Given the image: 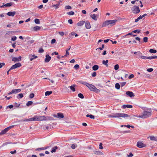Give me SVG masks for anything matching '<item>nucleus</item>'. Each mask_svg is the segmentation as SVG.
Instances as JSON below:
<instances>
[{"label":"nucleus","instance_id":"32","mask_svg":"<svg viewBox=\"0 0 157 157\" xmlns=\"http://www.w3.org/2000/svg\"><path fill=\"white\" fill-rule=\"evenodd\" d=\"M52 93V92L51 91H47L45 93V95L46 96L49 95Z\"/></svg>","mask_w":157,"mask_h":157},{"label":"nucleus","instance_id":"37","mask_svg":"<svg viewBox=\"0 0 157 157\" xmlns=\"http://www.w3.org/2000/svg\"><path fill=\"white\" fill-rule=\"evenodd\" d=\"M34 22L36 24H39L40 23L39 20L37 18H36L35 19Z\"/></svg>","mask_w":157,"mask_h":157},{"label":"nucleus","instance_id":"49","mask_svg":"<svg viewBox=\"0 0 157 157\" xmlns=\"http://www.w3.org/2000/svg\"><path fill=\"white\" fill-rule=\"evenodd\" d=\"M140 53H137V57L138 58H139L140 57H141V56H142V54L140 52Z\"/></svg>","mask_w":157,"mask_h":157},{"label":"nucleus","instance_id":"16","mask_svg":"<svg viewBox=\"0 0 157 157\" xmlns=\"http://www.w3.org/2000/svg\"><path fill=\"white\" fill-rule=\"evenodd\" d=\"M109 25V20H107L104 21L102 24V27H104Z\"/></svg>","mask_w":157,"mask_h":157},{"label":"nucleus","instance_id":"40","mask_svg":"<svg viewBox=\"0 0 157 157\" xmlns=\"http://www.w3.org/2000/svg\"><path fill=\"white\" fill-rule=\"evenodd\" d=\"M8 131L6 129V128H5L1 132V134L3 135L5 134L6 132H7Z\"/></svg>","mask_w":157,"mask_h":157},{"label":"nucleus","instance_id":"29","mask_svg":"<svg viewBox=\"0 0 157 157\" xmlns=\"http://www.w3.org/2000/svg\"><path fill=\"white\" fill-rule=\"evenodd\" d=\"M115 87L117 89H119L120 87V85L119 83H117L115 84Z\"/></svg>","mask_w":157,"mask_h":157},{"label":"nucleus","instance_id":"2","mask_svg":"<svg viewBox=\"0 0 157 157\" xmlns=\"http://www.w3.org/2000/svg\"><path fill=\"white\" fill-rule=\"evenodd\" d=\"M108 117H109L119 118L120 117H129L130 116L125 113H118L114 114L113 115H108Z\"/></svg>","mask_w":157,"mask_h":157},{"label":"nucleus","instance_id":"57","mask_svg":"<svg viewBox=\"0 0 157 157\" xmlns=\"http://www.w3.org/2000/svg\"><path fill=\"white\" fill-rule=\"evenodd\" d=\"M17 37L16 36H14L12 38L11 40L13 41H14L16 40Z\"/></svg>","mask_w":157,"mask_h":157},{"label":"nucleus","instance_id":"51","mask_svg":"<svg viewBox=\"0 0 157 157\" xmlns=\"http://www.w3.org/2000/svg\"><path fill=\"white\" fill-rule=\"evenodd\" d=\"M123 126L126 127L128 128H130V127H131V125H129V124H128L127 125H122L121 126V127H122Z\"/></svg>","mask_w":157,"mask_h":157},{"label":"nucleus","instance_id":"13","mask_svg":"<svg viewBox=\"0 0 157 157\" xmlns=\"http://www.w3.org/2000/svg\"><path fill=\"white\" fill-rule=\"evenodd\" d=\"M109 24L111 26H112L114 25L116 23L117 21V20H109Z\"/></svg>","mask_w":157,"mask_h":157},{"label":"nucleus","instance_id":"7","mask_svg":"<svg viewBox=\"0 0 157 157\" xmlns=\"http://www.w3.org/2000/svg\"><path fill=\"white\" fill-rule=\"evenodd\" d=\"M21 91V89H13L11 91L8 93V94L10 95L12 94H17L20 92Z\"/></svg>","mask_w":157,"mask_h":157},{"label":"nucleus","instance_id":"53","mask_svg":"<svg viewBox=\"0 0 157 157\" xmlns=\"http://www.w3.org/2000/svg\"><path fill=\"white\" fill-rule=\"evenodd\" d=\"M44 51V50L42 48H40L38 52L39 53H43Z\"/></svg>","mask_w":157,"mask_h":157},{"label":"nucleus","instance_id":"59","mask_svg":"<svg viewBox=\"0 0 157 157\" xmlns=\"http://www.w3.org/2000/svg\"><path fill=\"white\" fill-rule=\"evenodd\" d=\"M76 147L75 144H72V145L71 146V147L72 149H74Z\"/></svg>","mask_w":157,"mask_h":157},{"label":"nucleus","instance_id":"60","mask_svg":"<svg viewBox=\"0 0 157 157\" xmlns=\"http://www.w3.org/2000/svg\"><path fill=\"white\" fill-rule=\"evenodd\" d=\"M153 69L152 68H149L147 69V71L149 72H151L153 71Z\"/></svg>","mask_w":157,"mask_h":157},{"label":"nucleus","instance_id":"20","mask_svg":"<svg viewBox=\"0 0 157 157\" xmlns=\"http://www.w3.org/2000/svg\"><path fill=\"white\" fill-rule=\"evenodd\" d=\"M85 21H79L77 24V25L78 26L82 25L85 23Z\"/></svg>","mask_w":157,"mask_h":157},{"label":"nucleus","instance_id":"27","mask_svg":"<svg viewBox=\"0 0 157 157\" xmlns=\"http://www.w3.org/2000/svg\"><path fill=\"white\" fill-rule=\"evenodd\" d=\"M58 148V147L57 146H55L53 147L52 148V150L51 151V152L52 153L55 152L56 151V150Z\"/></svg>","mask_w":157,"mask_h":157},{"label":"nucleus","instance_id":"62","mask_svg":"<svg viewBox=\"0 0 157 157\" xmlns=\"http://www.w3.org/2000/svg\"><path fill=\"white\" fill-rule=\"evenodd\" d=\"M68 22L71 24L73 23V21L72 19H69L68 21Z\"/></svg>","mask_w":157,"mask_h":157},{"label":"nucleus","instance_id":"3","mask_svg":"<svg viewBox=\"0 0 157 157\" xmlns=\"http://www.w3.org/2000/svg\"><path fill=\"white\" fill-rule=\"evenodd\" d=\"M87 86L88 87L91 91H94L96 93H98L100 92V90L99 89L96 88L94 85L92 84L88 83Z\"/></svg>","mask_w":157,"mask_h":157},{"label":"nucleus","instance_id":"61","mask_svg":"<svg viewBox=\"0 0 157 157\" xmlns=\"http://www.w3.org/2000/svg\"><path fill=\"white\" fill-rule=\"evenodd\" d=\"M5 63H0V68H1L3 66H4Z\"/></svg>","mask_w":157,"mask_h":157},{"label":"nucleus","instance_id":"28","mask_svg":"<svg viewBox=\"0 0 157 157\" xmlns=\"http://www.w3.org/2000/svg\"><path fill=\"white\" fill-rule=\"evenodd\" d=\"M33 29L34 31H37L39 30L40 29V27L38 26H36L34 27L33 28Z\"/></svg>","mask_w":157,"mask_h":157},{"label":"nucleus","instance_id":"43","mask_svg":"<svg viewBox=\"0 0 157 157\" xmlns=\"http://www.w3.org/2000/svg\"><path fill=\"white\" fill-rule=\"evenodd\" d=\"M78 96L80 98H84V97L83 95L81 94V93H79L78 94Z\"/></svg>","mask_w":157,"mask_h":157},{"label":"nucleus","instance_id":"31","mask_svg":"<svg viewBox=\"0 0 157 157\" xmlns=\"http://www.w3.org/2000/svg\"><path fill=\"white\" fill-rule=\"evenodd\" d=\"M75 85H73V86H71L69 87L71 90H72L73 92H74L75 91Z\"/></svg>","mask_w":157,"mask_h":157},{"label":"nucleus","instance_id":"1","mask_svg":"<svg viewBox=\"0 0 157 157\" xmlns=\"http://www.w3.org/2000/svg\"><path fill=\"white\" fill-rule=\"evenodd\" d=\"M141 108L144 111L141 115L135 116L133 115V116L141 118L143 119L147 118L151 116V110L150 109L144 107H142Z\"/></svg>","mask_w":157,"mask_h":157},{"label":"nucleus","instance_id":"18","mask_svg":"<svg viewBox=\"0 0 157 157\" xmlns=\"http://www.w3.org/2000/svg\"><path fill=\"white\" fill-rule=\"evenodd\" d=\"M85 26L86 28L87 29H90L91 28L90 23L88 21H86L85 22Z\"/></svg>","mask_w":157,"mask_h":157},{"label":"nucleus","instance_id":"38","mask_svg":"<svg viewBox=\"0 0 157 157\" xmlns=\"http://www.w3.org/2000/svg\"><path fill=\"white\" fill-rule=\"evenodd\" d=\"M149 59H157V56H149Z\"/></svg>","mask_w":157,"mask_h":157},{"label":"nucleus","instance_id":"47","mask_svg":"<svg viewBox=\"0 0 157 157\" xmlns=\"http://www.w3.org/2000/svg\"><path fill=\"white\" fill-rule=\"evenodd\" d=\"M9 143H10L8 142H6L5 143H4L1 146V147H4V146H5V145H7L8 144H9Z\"/></svg>","mask_w":157,"mask_h":157},{"label":"nucleus","instance_id":"39","mask_svg":"<svg viewBox=\"0 0 157 157\" xmlns=\"http://www.w3.org/2000/svg\"><path fill=\"white\" fill-rule=\"evenodd\" d=\"M44 100H41L40 101L36 102L35 103V104H44Z\"/></svg>","mask_w":157,"mask_h":157},{"label":"nucleus","instance_id":"24","mask_svg":"<svg viewBox=\"0 0 157 157\" xmlns=\"http://www.w3.org/2000/svg\"><path fill=\"white\" fill-rule=\"evenodd\" d=\"M48 147H41L36 148L35 149V151H38L39 150H42L46 149L47 148H48Z\"/></svg>","mask_w":157,"mask_h":157},{"label":"nucleus","instance_id":"23","mask_svg":"<svg viewBox=\"0 0 157 157\" xmlns=\"http://www.w3.org/2000/svg\"><path fill=\"white\" fill-rule=\"evenodd\" d=\"M90 17L94 20H97V15L95 14H91L90 15Z\"/></svg>","mask_w":157,"mask_h":157},{"label":"nucleus","instance_id":"9","mask_svg":"<svg viewBox=\"0 0 157 157\" xmlns=\"http://www.w3.org/2000/svg\"><path fill=\"white\" fill-rule=\"evenodd\" d=\"M21 57L19 56L18 57H13L12 59V61H14V62H16L21 61Z\"/></svg>","mask_w":157,"mask_h":157},{"label":"nucleus","instance_id":"12","mask_svg":"<svg viewBox=\"0 0 157 157\" xmlns=\"http://www.w3.org/2000/svg\"><path fill=\"white\" fill-rule=\"evenodd\" d=\"M29 57L30 59V61H33V59L37 58L38 57L36 56H35L34 55H29Z\"/></svg>","mask_w":157,"mask_h":157},{"label":"nucleus","instance_id":"5","mask_svg":"<svg viewBox=\"0 0 157 157\" xmlns=\"http://www.w3.org/2000/svg\"><path fill=\"white\" fill-rule=\"evenodd\" d=\"M132 10L133 13L135 14L139 13L140 12L139 7L136 6L133 7Z\"/></svg>","mask_w":157,"mask_h":157},{"label":"nucleus","instance_id":"64","mask_svg":"<svg viewBox=\"0 0 157 157\" xmlns=\"http://www.w3.org/2000/svg\"><path fill=\"white\" fill-rule=\"evenodd\" d=\"M133 155V154L131 153L130 152L129 155H127L128 157H132Z\"/></svg>","mask_w":157,"mask_h":157},{"label":"nucleus","instance_id":"22","mask_svg":"<svg viewBox=\"0 0 157 157\" xmlns=\"http://www.w3.org/2000/svg\"><path fill=\"white\" fill-rule=\"evenodd\" d=\"M150 139L151 140H154L157 141V137H155L154 136H150Z\"/></svg>","mask_w":157,"mask_h":157},{"label":"nucleus","instance_id":"4","mask_svg":"<svg viewBox=\"0 0 157 157\" xmlns=\"http://www.w3.org/2000/svg\"><path fill=\"white\" fill-rule=\"evenodd\" d=\"M33 121H37V116H36L30 118L29 119H23L20 121H21L26 122Z\"/></svg>","mask_w":157,"mask_h":157},{"label":"nucleus","instance_id":"8","mask_svg":"<svg viewBox=\"0 0 157 157\" xmlns=\"http://www.w3.org/2000/svg\"><path fill=\"white\" fill-rule=\"evenodd\" d=\"M136 145L139 148H142L146 146V145L141 142H138Z\"/></svg>","mask_w":157,"mask_h":157},{"label":"nucleus","instance_id":"52","mask_svg":"<svg viewBox=\"0 0 157 157\" xmlns=\"http://www.w3.org/2000/svg\"><path fill=\"white\" fill-rule=\"evenodd\" d=\"M97 75V73L96 72H94L92 74V76L93 77H95Z\"/></svg>","mask_w":157,"mask_h":157},{"label":"nucleus","instance_id":"56","mask_svg":"<svg viewBox=\"0 0 157 157\" xmlns=\"http://www.w3.org/2000/svg\"><path fill=\"white\" fill-rule=\"evenodd\" d=\"M140 30L136 29V30H135L133 31L132 32H133V33H136V32H137L138 33H140Z\"/></svg>","mask_w":157,"mask_h":157},{"label":"nucleus","instance_id":"36","mask_svg":"<svg viewBox=\"0 0 157 157\" xmlns=\"http://www.w3.org/2000/svg\"><path fill=\"white\" fill-rule=\"evenodd\" d=\"M32 104H33V102L32 101H29L26 104V105L27 106H29L31 105Z\"/></svg>","mask_w":157,"mask_h":157},{"label":"nucleus","instance_id":"10","mask_svg":"<svg viewBox=\"0 0 157 157\" xmlns=\"http://www.w3.org/2000/svg\"><path fill=\"white\" fill-rule=\"evenodd\" d=\"M126 94L130 98L134 97L135 96L134 94L132 92L129 91H126Z\"/></svg>","mask_w":157,"mask_h":157},{"label":"nucleus","instance_id":"44","mask_svg":"<svg viewBox=\"0 0 157 157\" xmlns=\"http://www.w3.org/2000/svg\"><path fill=\"white\" fill-rule=\"evenodd\" d=\"M133 32H132L131 33H128V34H127L126 35H125L124 36V37H125L126 36H128V35H132V36H136V35H133Z\"/></svg>","mask_w":157,"mask_h":157},{"label":"nucleus","instance_id":"41","mask_svg":"<svg viewBox=\"0 0 157 157\" xmlns=\"http://www.w3.org/2000/svg\"><path fill=\"white\" fill-rule=\"evenodd\" d=\"M67 14L69 15H72L74 14V12L73 11H71L67 13Z\"/></svg>","mask_w":157,"mask_h":157},{"label":"nucleus","instance_id":"15","mask_svg":"<svg viewBox=\"0 0 157 157\" xmlns=\"http://www.w3.org/2000/svg\"><path fill=\"white\" fill-rule=\"evenodd\" d=\"M51 59V57L48 55H46V58L45 59V62L47 63L49 62L50 60Z\"/></svg>","mask_w":157,"mask_h":157},{"label":"nucleus","instance_id":"30","mask_svg":"<svg viewBox=\"0 0 157 157\" xmlns=\"http://www.w3.org/2000/svg\"><path fill=\"white\" fill-rule=\"evenodd\" d=\"M108 60H106V61L103 60L102 61V63L107 66H108Z\"/></svg>","mask_w":157,"mask_h":157},{"label":"nucleus","instance_id":"33","mask_svg":"<svg viewBox=\"0 0 157 157\" xmlns=\"http://www.w3.org/2000/svg\"><path fill=\"white\" fill-rule=\"evenodd\" d=\"M94 153L97 155H99L102 154V153L99 151H94Z\"/></svg>","mask_w":157,"mask_h":157},{"label":"nucleus","instance_id":"6","mask_svg":"<svg viewBox=\"0 0 157 157\" xmlns=\"http://www.w3.org/2000/svg\"><path fill=\"white\" fill-rule=\"evenodd\" d=\"M21 66V64L20 63H16L14 65H12L10 68V70L15 69L17 67H20Z\"/></svg>","mask_w":157,"mask_h":157},{"label":"nucleus","instance_id":"19","mask_svg":"<svg viewBox=\"0 0 157 157\" xmlns=\"http://www.w3.org/2000/svg\"><path fill=\"white\" fill-rule=\"evenodd\" d=\"M122 107L123 108H131L132 107V106L131 105H124L122 106Z\"/></svg>","mask_w":157,"mask_h":157},{"label":"nucleus","instance_id":"48","mask_svg":"<svg viewBox=\"0 0 157 157\" xmlns=\"http://www.w3.org/2000/svg\"><path fill=\"white\" fill-rule=\"evenodd\" d=\"M79 66L78 64H76L74 66V68L77 70L79 68Z\"/></svg>","mask_w":157,"mask_h":157},{"label":"nucleus","instance_id":"11","mask_svg":"<svg viewBox=\"0 0 157 157\" xmlns=\"http://www.w3.org/2000/svg\"><path fill=\"white\" fill-rule=\"evenodd\" d=\"M37 121L46 120V117L44 116H37Z\"/></svg>","mask_w":157,"mask_h":157},{"label":"nucleus","instance_id":"46","mask_svg":"<svg viewBox=\"0 0 157 157\" xmlns=\"http://www.w3.org/2000/svg\"><path fill=\"white\" fill-rule=\"evenodd\" d=\"M148 40V38L147 37H145L144 38L143 40L144 42H147Z\"/></svg>","mask_w":157,"mask_h":157},{"label":"nucleus","instance_id":"21","mask_svg":"<svg viewBox=\"0 0 157 157\" xmlns=\"http://www.w3.org/2000/svg\"><path fill=\"white\" fill-rule=\"evenodd\" d=\"M20 105H21V104L17 103L16 102H15L13 104L14 107H15L16 108H17L18 107L21 108V106Z\"/></svg>","mask_w":157,"mask_h":157},{"label":"nucleus","instance_id":"58","mask_svg":"<svg viewBox=\"0 0 157 157\" xmlns=\"http://www.w3.org/2000/svg\"><path fill=\"white\" fill-rule=\"evenodd\" d=\"M65 8L66 9H70L71 8V7L70 6H65Z\"/></svg>","mask_w":157,"mask_h":157},{"label":"nucleus","instance_id":"34","mask_svg":"<svg viewBox=\"0 0 157 157\" xmlns=\"http://www.w3.org/2000/svg\"><path fill=\"white\" fill-rule=\"evenodd\" d=\"M149 52L151 53H155L157 51L156 50L150 49L149 50Z\"/></svg>","mask_w":157,"mask_h":157},{"label":"nucleus","instance_id":"35","mask_svg":"<svg viewBox=\"0 0 157 157\" xmlns=\"http://www.w3.org/2000/svg\"><path fill=\"white\" fill-rule=\"evenodd\" d=\"M23 97V95L22 94L20 93L18 94L17 96V98H21Z\"/></svg>","mask_w":157,"mask_h":157},{"label":"nucleus","instance_id":"54","mask_svg":"<svg viewBox=\"0 0 157 157\" xmlns=\"http://www.w3.org/2000/svg\"><path fill=\"white\" fill-rule=\"evenodd\" d=\"M34 94L33 93H31L29 95L30 98H33L34 97Z\"/></svg>","mask_w":157,"mask_h":157},{"label":"nucleus","instance_id":"45","mask_svg":"<svg viewBox=\"0 0 157 157\" xmlns=\"http://www.w3.org/2000/svg\"><path fill=\"white\" fill-rule=\"evenodd\" d=\"M119 68V65L118 64H116L114 66V69L115 70H118Z\"/></svg>","mask_w":157,"mask_h":157},{"label":"nucleus","instance_id":"50","mask_svg":"<svg viewBox=\"0 0 157 157\" xmlns=\"http://www.w3.org/2000/svg\"><path fill=\"white\" fill-rule=\"evenodd\" d=\"M81 83L82 84H83V85H84L86 86H87V85L88 83L86 82H81Z\"/></svg>","mask_w":157,"mask_h":157},{"label":"nucleus","instance_id":"17","mask_svg":"<svg viewBox=\"0 0 157 157\" xmlns=\"http://www.w3.org/2000/svg\"><path fill=\"white\" fill-rule=\"evenodd\" d=\"M16 14L15 11L9 12L7 13V14L9 16L13 17Z\"/></svg>","mask_w":157,"mask_h":157},{"label":"nucleus","instance_id":"55","mask_svg":"<svg viewBox=\"0 0 157 157\" xmlns=\"http://www.w3.org/2000/svg\"><path fill=\"white\" fill-rule=\"evenodd\" d=\"M56 40L55 39H53L52 40L51 42V43L52 44H53L56 43Z\"/></svg>","mask_w":157,"mask_h":157},{"label":"nucleus","instance_id":"63","mask_svg":"<svg viewBox=\"0 0 157 157\" xmlns=\"http://www.w3.org/2000/svg\"><path fill=\"white\" fill-rule=\"evenodd\" d=\"M59 34L61 36H63L64 35V33L63 32H59Z\"/></svg>","mask_w":157,"mask_h":157},{"label":"nucleus","instance_id":"25","mask_svg":"<svg viewBox=\"0 0 157 157\" xmlns=\"http://www.w3.org/2000/svg\"><path fill=\"white\" fill-rule=\"evenodd\" d=\"M99 67L98 65H94L92 67V69L94 71H96L98 69Z\"/></svg>","mask_w":157,"mask_h":157},{"label":"nucleus","instance_id":"26","mask_svg":"<svg viewBox=\"0 0 157 157\" xmlns=\"http://www.w3.org/2000/svg\"><path fill=\"white\" fill-rule=\"evenodd\" d=\"M13 5V2H10L9 3L5 4H4V6L5 7H10Z\"/></svg>","mask_w":157,"mask_h":157},{"label":"nucleus","instance_id":"14","mask_svg":"<svg viewBox=\"0 0 157 157\" xmlns=\"http://www.w3.org/2000/svg\"><path fill=\"white\" fill-rule=\"evenodd\" d=\"M54 116L55 117H57L58 118H63L64 117L63 114L62 113H57V115H55Z\"/></svg>","mask_w":157,"mask_h":157},{"label":"nucleus","instance_id":"42","mask_svg":"<svg viewBox=\"0 0 157 157\" xmlns=\"http://www.w3.org/2000/svg\"><path fill=\"white\" fill-rule=\"evenodd\" d=\"M140 58L142 59H149V57L145 56H141Z\"/></svg>","mask_w":157,"mask_h":157}]
</instances>
